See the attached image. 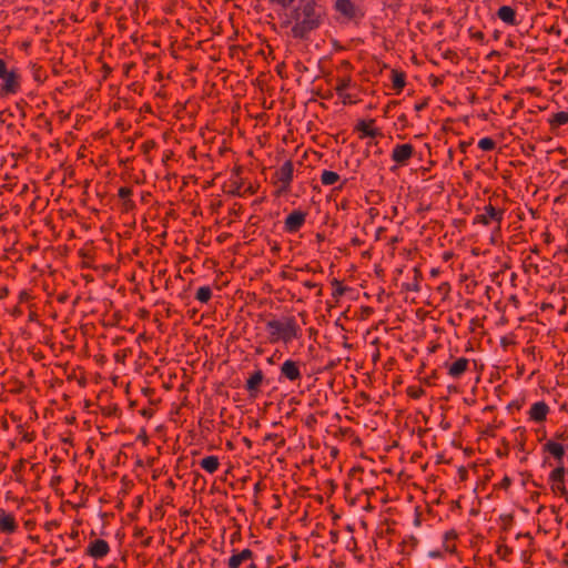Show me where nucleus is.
Here are the masks:
<instances>
[{"mask_svg": "<svg viewBox=\"0 0 568 568\" xmlns=\"http://www.w3.org/2000/svg\"><path fill=\"white\" fill-rule=\"evenodd\" d=\"M544 449L549 452L558 460L559 465H562V457L565 455L562 445L549 440L545 444Z\"/></svg>", "mask_w": 568, "mask_h": 568, "instance_id": "nucleus-18", "label": "nucleus"}, {"mask_svg": "<svg viewBox=\"0 0 568 568\" xmlns=\"http://www.w3.org/2000/svg\"><path fill=\"white\" fill-rule=\"evenodd\" d=\"M277 180L287 186L293 178V164L291 161H286L280 170L276 172Z\"/></svg>", "mask_w": 568, "mask_h": 568, "instance_id": "nucleus-15", "label": "nucleus"}, {"mask_svg": "<svg viewBox=\"0 0 568 568\" xmlns=\"http://www.w3.org/2000/svg\"><path fill=\"white\" fill-rule=\"evenodd\" d=\"M565 311H566V307H562L560 313L562 314V313H565Z\"/></svg>", "mask_w": 568, "mask_h": 568, "instance_id": "nucleus-44", "label": "nucleus"}, {"mask_svg": "<svg viewBox=\"0 0 568 568\" xmlns=\"http://www.w3.org/2000/svg\"><path fill=\"white\" fill-rule=\"evenodd\" d=\"M424 106H425V104H424V103H422V104H417V105L415 106V109H416V111H420Z\"/></svg>", "mask_w": 568, "mask_h": 568, "instance_id": "nucleus-37", "label": "nucleus"}, {"mask_svg": "<svg viewBox=\"0 0 568 568\" xmlns=\"http://www.w3.org/2000/svg\"><path fill=\"white\" fill-rule=\"evenodd\" d=\"M17 523L14 517L6 514L3 510L0 513V531L6 534H13L17 530Z\"/></svg>", "mask_w": 568, "mask_h": 568, "instance_id": "nucleus-13", "label": "nucleus"}, {"mask_svg": "<svg viewBox=\"0 0 568 568\" xmlns=\"http://www.w3.org/2000/svg\"><path fill=\"white\" fill-rule=\"evenodd\" d=\"M484 213L479 214L475 217V223H480L484 225H488L490 221H496L497 223H500L504 216V211L495 209L493 205H487L484 209Z\"/></svg>", "mask_w": 568, "mask_h": 568, "instance_id": "nucleus-6", "label": "nucleus"}, {"mask_svg": "<svg viewBox=\"0 0 568 568\" xmlns=\"http://www.w3.org/2000/svg\"><path fill=\"white\" fill-rule=\"evenodd\" d=\"M123 206L125 211H130L134 207V203L130 199H126L123 202Z\"/></svg>", "mask_w": 568, "mask_h": 568, "instance_id": "nucleus-31", "label": "nucleus"}, {"mask_svg": "<svg viewBox=\"0 0 568 568\" xmlns=\"http://www.w3.org/2000/svg\"><path fill=\"white\" fill-rule=\"evenodd\" d=\"M339 180V175L333 171H323L321 182L324 185H333Z\"/></svg>", "mask_w": 568, "mask_h": 568, "instance_id": "nucleus-22", "label": "nucleus"}, {"mask_svg": "<svg viewBox=\"0 0 568 568\" xmlns=\"http://www.w3.org/2000/svg\"><path fill=\"white\" fill-rule=\"evenodd\" d=\"M250 568H256V566L254 564H251Z\"/></svg>", "mask_w": 568, "mask_h": 568, "instance_id": "nucleus-45", "label": "nucleus"}, {"mask_svg": "<svg viewBox=\"0 0 568 568\" xmlns=\"http://www.w3.org/2000/svg\"><path fill=\"white\" fill-rule=\"evenodd\" d=\"M253 557V552L252 550L250 549H243L241 552L239 554H234L230 559H229V567L230 568H240V566L251 559Z\"/></svg>", "mask_w": 568, "mask_h": 568, "instance_id": "nucleus-17", "label": "nucleus"}, {"mask_svg": "<svg viewBox=\"0 0 568 568\" xmlns=\"http://www.w3.org/2000/svg\"><path fill=\"white\" fill-rule=\"evenodd\" d=\"M348 88V81L347 80H341L338 85L336 87L337 92L341 94L342 91Z\"/></svg>", "mask_w": 568, "mask_h": 568, "instance_id": "nucleus-28", "label": "nucleus"}, {"mask_svg": "<svg viewBox=\"0 0 568 568\" xmlns=\"http://www.w3.org/2000/svg\"><path fill=\"white\" fill-rule=\"evenodd\" d=\"M306 213L302 211H293L290 213L284 222L285 231L288 233L297 232L305 223Z\"/></svg>", "mask_w": 568, "mask_h": 568, "instance_id": "nucleus-7", "label": "nucleus"}, {"mask_svg": "<svg viewBox=\"0 0 568 568\" xmlns=\"http://www.w3.org/2000/svg\"><path fill=\"white\" fill-rule=\"evenodd\" d=\"M110 547L103 539H95L88 548V554L93 558H103L108 555Z\"/></svg>", "mask_w": 568, "mask_h": 568, "instance_id": "nucleus-11", "label": "nucleus"}, {"mask_svg": "<svg viewBox=\"0 0 568 568\" xmlns=\"http://www.w3.org/2000/svg\"><path fill=\"white\" fill-rule=\"evenodd\" d=\"M549 412V407L545 402H537L530 408V418L535 422H544Z\"/></svg>", "mask_w": 568, "mask_h": 568, "instance_id": "nucleus-12", "label": "nucleus"}, {"mask_svg": "<svg viewBox=\"0 0 568 568\" xmlns=\"http://www.w3.org/2000/svg\"><path fill=\"white\" fill-rule=\"evenodd\" d=\"M272 343L283 341L285 344L298 338L301 328L294 317H284L282 321L271 320L266 323Z\"/></svg>", "mask_w": 568, "mask_h": 568, "instance_id": "nucleus-2", "label": "nucleus"}, {"mask_svg": "<svg viewBox=\"0 0 568 568\" xmlns=\"http://www.w3.org/2000/svg\"><path fill=\"white\" fill-rule=\"evenodd\" d=\"M497 17L509 26H516V11L509 6H503L497 11Z\"/></svg>", "mask_w": 568, "mask_h": 568, "instance_id": "nucleus-14", "label": "nucleus"}, {"mask_svg": "<svg viewBox=\"0 0 568 568\" xmlns=\"http://www.w3.org/2000/svg\"><path fill=\"white\" fill-rule=\"evenodd\" d=\"M243 192H244V193H246V192L253 193V190H252V187H251V186H248L247 189L243 190Z\"/></svg>", "mask_w": 568, "mask_h": 568, "instance_id": "nucleus-39", "label": "nucleus"}, {"mask_svg": "<svg viewBox=\"0 0 568 568\" xmlns=\"http://www.w3.org/2000/svg\"><path fill=\"white\" fill-rule=\"evenodd\" d=\"M52 525H54V523H49V524H48V527H49V528H52Z\"/></svg>", "mask_w": 568, "mask_h": 568, "instance_id": "nucleus-42", "label": "nucleus"}, {"mask_svg": "<svg viewBox=\"0 0 568 568\" xmlns=\"http://www.w3.org/2000/svg\"><path fill=\"white\" fill-rule=\"evenodd\" d=\"M510 484V479L508 477H505L501 481L503 487H507Z\"/></svg>", "mask_w": 568, "mask_h": 568, "instance_id": "nucleus-33", "label": "nucleus"}, {"mask_svg": "<svg viewBox=\"0 0 568 568\" xmlns=\"http://www.w3.org/2000/svg\"><path fill=\"white\" fill-rule=\"evenodd\" d=\"M566 332H568V326L565 328Z\"/></svg>", "mask_w": 568, "mask_h": 568, "instance_id": "nucleus-46", "label": "nucleus"}, {"mask_svg": "<svg viewBox=\"0 0 568 568\" xmlns=\"http://www.w3.org/2000/svg\"><path fill=\"white\" fill-rule=\"evenodd\" d=\"M468 363L465 357L458 358L449 366L448 374L454 378L460 377L466 372Z\"/></svg>", "mask_w": 568, "mask_h": 568, "instance_id": "nucleus-16", "label": "nucleus"}, {"mask_svg": "<svg viewBox=\"0 0 568 568\" xmlns=\"http://www.w3.org/2000/svg\"><path fill=\"white\" fill-rule=\"evenodd\" d=\"M1 79L3 80L1 91H3L6 94L16 93L18 91L20 84L19 75L16 71H8L7 75L2 77Z\"/></svg>", "mask_w": 568, "mask_h": 568, "instance_id": "nucleus-10", "label": "nucleus"}, {"mask_svg": "<svg viewBox=\"0 0 568 568\" xmlns=\"http://www.w3.org/2000/svg\"><path fill=\"white\" fill-rule=\"evenodd\" d=\"M566 469L564 465H558L549 475L551 490L559 494L568 503V490L565 487Z\"/></svg>", "mask_w": 568, "mask_h": 568, "instance_id": "nucleus-3", "label": "nucleus"}, {"mask_svg": "<svg viewBox=\"0 0 568 568\" xmlns=\"http://www.w3.org/2000/svg\"><path fill=\"white\" fill-rule=\"evenodd\" d=\"M52 525H54V523H49V524H48V527H49V528H52Z\"/></svg>", "mask_w": 568, "mask_h": 568, "instance_id": "nucleus-43", "label": "nucleus"}, {"mask_svg": "<svg viewBox=\"0 0 568 568\" xmlns=\"http://www.w3.org/2000/svg\"><path fill=\"white\" fill-rule=\"evenodd\" d=\"M343 293H344V288L343 287H338L336 290V294L342 295Z\"/></svg>", "mask_w": 568, "mask_h": 568, "instance_id": "nucleus-38", "label": "nucleus"}, {"mask_svg": "<svg viewBox=\"0 0 568 568\" xmlns=\"http://www.w3.org/2000/svg\"><path fill=\"white\" fill-rule=\"evenodd\" d=\"M212 290L210 286H202L197 290L195 298L201 303H207L211 300Z\"/></svg>", "mask_w": 568, "mask_h": 568, "instance_id": "nucleus-23", "label": "nucleus"}, {"mask_svg": "<svg viewBox=\"0 0 568 568\" xmlns=\"http://www.w3.org/2000/svg\"><path fill=\"white\" fill-rule=\"evenodd\" d=\"M568 123V112H557L554 114L552 119L550 120L551 126H560Z\"/></svg>", "mask_w": 568, "mask_h": 568, "instance_id": "nucleus-24", "label": "nucleus"}, {"mask_svg": "<svg viewBox=\"0 0 568 568\" xmlns=\"http://www.w3.org/2000/svg\"><path fill=\"white\" fill-rule=\"evenodd\" d=\"M478 146L479 149H481L483 151H490L493 149H495L496 146V143L493 139L490 138H484L481 140H479L478 142Z\"/></svg>", "mask_w": 568, "mask_h": 568, "instance_id": "nucleus-25", "label": "nucleus"}, {"mask_svg": "<svg viewBox=\"0 0 568 568\" xmlns=\"http://www.w3.org/2000/svg\"><path fill=\"white\" fill-rule=\"evenodd\" d=\"M335 10L349 21H356L364 17V12L351 0H336Z\"/></svg>", "mask_w": 568, "mask_h": 568, "instance_id": "nucleus-4", "label": "nucleus"}, {"mask_svg": "<svg viewBox=\"0 0 568 568\" xmlns=\"http://www.w3.org/2000/svg\"><path fill=\"white\" fill-rule=\"evenodd\" d=\"M430 556H433V557H437V556H438V552H430Z\"/></svg>", "mask_w": 568, "mask_h": 568, "instance_id": "nucleus-41", "label": "nucleus"}, {"mask_svg": "<svg viewBox=\"0 0 568 568\" xmlns=\"http://www.w3.org/2000/svg\"><path fill=\"white\" fill-rule=\"evenodd\" d=\"M415 153L414 146L409 143L397 144L392 151V160L398 166H405Z\"/></svg>", "mask_w": 568, "mask_h": 568, "instance_id": "nucleus-5", "label": "nucleus"}, {"mask_svg": "<svg viewBox=\"0 0 568 568\" xmlns=\"http://www.w3.org/2000/svg\"><path fill=\"white\" fill-rule=\"evenodd\" d=\"M22 464H23V460H20L19 465L13 467V471L14 473L19 471L21 469V467H22Z\"/></svg>", "mask_w": 568, "mask_h": 568, "instance_id": "nucleus-35", "label": "nucleus"}, {"mask_svg": "<svg viewBox=\"0 0 568 568\" xmlns=\"http://www.w3.org/2000/svg\"><path fill=\"white\" fill-rule=\"evenodd\" d=\"M264 381V374L261 369L255 371L246 381L245 388L251 397H256L260 393V387Z\"/></svg>", "mask_w": 568, "mask_h": 568, "instance_id": "nucleus-9", "label": "nucleus"}, {"mask_svg": "<svg viewBox=\"0 0 568 568\" xmlns=\"http://www.w3.org/2000/svg\"><path fill=\"white\" fill-rule=\"evenodd\" d=\"M281 376L291 382L300 379L302 374L298 364L292 359L285 361L281 366Z\"/></svg>", "mask_w": 568, "mask_h": 568, "instance_id": "nucleus-8", "label": "nucleus"}, {"mask_svg": "<svg viewBox=\"0 0 568 568\" xmlns=\"http://www.w3.org/2000/svg\"><path fill=\"white\" fill-rule=\"evenodd\" d=\"M201 467L210 474L217 470L220 466L219 458L216 456H206L200 462Z\"/></svg>", "mask_w": 568, "mask_h": 568, "instance_id": "nucleus-19", "label": "nucleus"}, {"mask_svg": "<svg viewBox=\"0 0 568 568\" xmlns=\"http://www.w3.org/2000/svg\"><path fill=\"white\" fill-rule=\"evenodd\" d=\"M291 18L293 38L305 39L323 23L324 9L317 0H300V4L291 12Z\"/></svg>", "mask_w": 568, "mask_h": 568, "instance_id": "nucleus-1", "label": "nucleus"}, {"mask_svg": "<svg viewBox=\"0 0 568 568\" xmlns=\"http://www.w3.org/2000/svg\"><path fill=\"white\" fill-rule=\"evenodd\" d=\"M67 297H68V296H67L65 294L59 295V296H58V301H59L60 303H64V302L67 301Z\"/></svg>", "mask_w": 568, "mask_h": 568, "instance_id": "nucleus-34", "label": "nucleus"}, {"mask_svg": "<svg viewBox=\"0 0 568 568\" xmlns=\"http://www.w3.org/2000/svg\"><path fill=\"white\" fill-rule=\"evenodd\" d=\"M305 285H306L307 287H310V288H312V287H315V286H316V284H315V283H312V282H306V283H305Z\"/></svg>", "mask_w": 568, "mask_h": 568, "instance_id": "nucleus-36", "label": "nucleus"}, {"mask_svg": "<svg viewBox=\"0 0 568 568\" xmlns=\"http://www.w3.org/2000/svg\"><path fill=\"white\" fill-rule=\"evenodd\" d=\"M232 184L234 185V189L231 190L230 193L233 195L242 196L244 194L242 183L234 181Z\"/></svg>", "mask_w": 568, "mask_h": 568, "instance_id": "nucleus-26", "label": "nucleus"}, {"mask_svg": "<svg viewBox=\"0 0 568 568\" xmlns=\"http://www.w3.org/2000/svg\"><path fill=\"white\" fill-rule=\"evenodd\" d=\"M374 122V120H371L369 122L361 121L357 124V130L363 132L365 136L376 138L378 135H382L381 131L378 129L371 128V124Z\"/></svg>", "mask_w": 568, "mask_h": 568, "instance_id": "nucleus-20", "label": "nucleus"}, {"mask_svg": "<svg viewBox=\"0 0 568 568\" xmlns=\"http://www.w3.org/2000/svg\"><path fill=\"white\" fill-rule=\"evenodd\" d=\"M392 82L393 89L396 91V93H399L405 87V74L397 70H392Z\"/></svg>", "mask_w": 568, "mask_h": 568, "instance_id": "nucleus-21", "label": "nucleus"}, {"mask_svg": "<svg viewBox=\"0 0 568 568\" xmlns=\"http://www.w3.org/2000/svg\"><path fill=\"white\" fill-rule=\"evenodd\" d=\"M131 195H132V190L130 187H126V186L120 187L119 197H121L122 200H126V199H130Z\"/></svg>", "mask_w": 568, "mask_h": 568, "instance_id": "nucleus-27", "label": "nucleus"}, {"mask_svg": "<svg viewBox=\"0 0 568 568\" xmlns=\"http://www.w3.org/2000/svg\"><path fill=\"white\" fill-rule=\"evenodd\" d=\"M476 37H477V38H479V39H483L484 34H483L481 32H478V33L476 34Z\"/></svg>", "mask_w": 568, "mask_h": 568, "instance_id": "nucleus-40", "label": "nucleus"}, {"mask_svg": "<svg viewBox=\"0 0 568 568\" xmlns=\"http://www.w3.org/2000/svg\"><path fill=\"white\" fill-rule=\"evenodd\" d=\"M555 437H556V439H558V440H562V442H565V440H567V439H568V433H567L566 430H564V432L557 433V434L555 435Z\"/></svg>", "mask_w": 568, "mask_h": 568, "instance_id": "nucleus-30", "label": "nucleus"}, {"mask_svg": "<svg viewBox=\"0 0 568 568\" xmlns=\"http://www.w3.org/2000/svg\"><path fill=\"white\" fill-rule=\"evenodd\" d=\"M8 69L7 64L3 60L0 59V79L4 75H7Z\"/></svg>", "mask_w": 568, "mask_h": 568, "instance_id": "nucleus-29", "label": "nucleus"}, {"mask_svg": "<svg viewBox=\"0 0 568 568\" xmlns=\"http://www.w3.org/2000/svg\"><path fill=\"white\" fill-rule=\"evenodd\" d=\"M283 8L290 7L295 0H276Z\"/></svg>", "mask_w": 568, "mask_h": 568, "instance_id": "nucleus-32", "label": "nucleus"}]
</instances>
